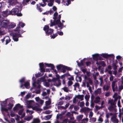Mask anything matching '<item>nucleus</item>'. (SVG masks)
Returning a JSON list of instances; mask_svg holds the SVG:
<instances>
[{"label": "nucleus", "mask_w": 123, "mask_h": 123, "mask_svg": "<svg viewBox=\"0 0 123 123\" xmlns=\"http://www.w3.org/2000/svg\"><path fill=\"white\" fill-rule=\"evenodd\" d=\"M32 84L34 88H31V90H32L34 88H36V87L37 89L36 90V92L37 94H39L40 92V88L41 86L39 84L42 82H43L46 81L45 78V76H44L43 77H42L41 78L38 79L37 82L35 81V78L33 77L32 78Z\"/></svg>", "instance_id": "1"}, {"label": "nucleus", "mask_w": 123, "mask_h": 123, "mask_svg": "<svg viewBox=\"0 0 123 123\" xmlns=\"http://www.w3.org/2000/svg\"><path fill=\"white\" fill-rule=\"evenodd\" d=\"M19 10L18 8H13L11 11L7 10L2 12V16L4 17L7 16L9 15H17L18 16H21L22 14L21 13H18Z\"/></svg>", "instance_id": "2"}, {"label": "nucleus", "mask_w": 123, "mask_h": 123, "mask_svg": "<svg viewBox=\"0 0 123 123\" xmlns=\"http://www.w3.org/2000/svg\"><path fill=\"white\" fill-rule=\"evenodd\" d=\"M9 99H6L1 103V108L2 111H7L8 109H11L13 105L9 102Z\"/></svg>", "instance_id": "3"}, {"label": "nucleus", "mask_w": 123, "mask_h": 123, "mask_svg": "<svg viewBox=\"0 0 123 123\" xmlns=\"http://www.w3.org/2000/svg\"><path fill=\"white\" fill-rule=\"evenodd\" d=\"M19 27H17L14 30L15 31H17L18 33L17 32H12L10 33V35L12 36V38L13 40L17 42L18 41V38L20 37H21V35L23 32L19 30Z\"/></svg>", "instance_id": "4"}, {"label": "nucleus", "mask_w": 123, "mask_h": 123, "mask_svg": "<svg viewBox=\"0 0 123 123\" xmlns=\"http://www.w3.org/2000/svg\"><path fill=\"white\" fill-rule=\"evenodd\" d=\"M61 15H59L58 18L57 20H55V22H52V20L51 21L50 23V26L52 27L55 25L56 24H58V26L55 27V28L57 30H58L61 29L62 28L63 24L61 23L60 19L61 18Z\"/></svg>", "instance_id": "5"}, {"label": "nucleus", "mask_w": 123, "mask_h": 123, "mask_svg": "<svg viewBox=\"0 0 123 123\" xmlns=\"http://www.w3.org/2000/svg\"><path fill=\"white\" fill-rule=\"evenodd\" d=\"M114 98V101L113 100L111 99L109 101V103L111 105L108 108V109L110 111H116V106L115 105L116 102L118 98L120 99L121 98V97L120 96H118V97H115Z\"/></svg>", "instance_id": "6"}, {"label": "nucleus", "mask_w": 123, "mask_h": 123, "mask_svg": "<svg viewBox=\"0 0 123 123\" xmlns=\"http://www.w3.org/2000/svg\"><path fill=\"white\" fill-rule=\"evenodd\" d=\"M3 18L0 14V25L1 27L8 29L9 21L8 20H3Z\"/></svg>", "instance_id": "7"}, {"label": "nucleus", "mask_w": 123, "mask_h": 123, "mask_svg": "<svg viewBox=\"0 0 123 123\" xmlns=\"http://www.w3.org/2000/svg\"><path fill=\"white\" fill-rule=\"evenodd\" d=\"M56 78H53L52 79L53 82L54 83V85L57 87L60 86L61 84V81L59 80L60 76L58 74L56 75Z\"/></svg>", "instance_id": "8"}, {"label": "nucleus", "mask_w": 123, "mask_h": 123, "mask_svg": "<svg viewBox=\"0 0 123 123\" xmlns=\"http://www.w3.org/2000/svg\"><path fill=\"white\" fill-rule=\"evenodd\" d=\"M43 30L48 35L51 34L53 31V30L49 28V26L48 25H45L44 27Z\"/></svg>", "instance_id": "9"}, {"label": "nucleus", "mask_w": 123, "mask_h": 123, "mask_svg": "<svg viewBox=\"0 0 123 123\" xmlns=\"http://www.w3.org/2000/svg\"><path fill=\"white\" fill-rule=\"evenodd\" d=\"M25 103L27 105L26 107L28 108H32L34 104V101L33 100H27Z\"/></svg>", "instance_id": "10"}, {"label": "nucleus", "mask_w": 123, "mask_h": 123, "mask_svg": "<svg viewBox=\"0 0 123 123\" xmlns=\"http://www.w3.org/2000/svg\"><path fill=\"white\" fill-rule=\"evenodd\" d=\"M92 56L94 61H97L98 59L100 60H102V59L101 57V55L98 53H96L93 54L92 55Z\"/></svg>", "instance_id": "11"}, {"label": "nucleus", "mask_w": 123, "mask_h": 123, "mask_svg": "<svg viewBox=\"0 0 123 123\" xmlns=\"http://www.w3.org/2000/svg\"><path fill=\"white\" fill-rule=\"evenodd\" d=\"M1 41L2 43H3L4 41L6 42L5 44L7 45L10 41V38L8 36H6L4 37V38L1 39Z\"/></svg>", "instance_id": "12"}, {"label": "nucleus", "mask_w": 123, "mask_h": 123, "mask_svg": "<svg viewBox=\"0 0 123 123\" xmlns=\"http://www.w3.org/2000/svg\"><path fill=\"white\" fill-rule=\"evenodd\" d=\"M117 82L116 81H113L112 82L111 84V87L113 91L115 92V91H117V86H115V83Z\"/></svg>", "instance_id": "13"}, {"label": "nucleus", "mask_w": 123, "mask_h": 123, "mask_svg": "<svg viewBox=\"0 0 123 123\" xmlns=\"http://www.w3.org/2000/svg\"><path fill=\"white\" fill-rule=\"evenodd\" d=\"M32 108L33 110L36 111H41L42 110L40 108L39 105L37 103L34 105H33Z\"/></svg>", "instance_id": "14"}, {"label": "nucleus", "mask_w": 123, "mask_h": 123, "mask_svg": "<svg viewBox=\"0 0 123 123\" xmlns=\"http://www.w3.org/2000/svg\"><path fill=\"white\" fill-rule=\"evenodd\" d=\"M23 107L22 105H21L19 104H17L13 108V110L16 111H17L18 110L20 109H21Z\"/></svg>", "instance_id": "15"}, {"label": "nucleus", "mask_w": 123, "mask_h": 123, "mask_svg": "<svg viewBox=\"0 0 123 123\" xmlns=\"http://www.w3.org/2000/svg\"><path fill=\"white\" fill-rule=\"evenodd\" d=\"M111 120L113 123H118L119 122L118 120L116 118V116L115 115L113 116L111 118Z\"/></svg>", "instance_id": "16"}, {"label": "nucleus", "mask_w": 123, "mask_h": 123, "mask_svg": "<svg viewBox=\"0 0 123 123\" xmlns=\"http://www.w3.org/2000/svg\"><path fill=\"white\" fill-rule=\"evenodd\" d=\"M36 101L38 103L42 105L44 103V101L40 99L39 97H37L35 98Z\"/></svg>", "instance_id": "17"}, {"label": "nucleus", "mask_w": 123, "mask_h": 123, "mask_svg": "<svg viewBox=\"0 0 123 123\" xmlns=\"http://www.w3.org/2000/svg\"><path fill=\"white\" fill-rule=\"evenodd\" d=\"M39 65L41 71L45 72V70L44 68L45 67L44 65L43 64V63H40L39 64Z\"/></svg>", "instance_id": "18"}, {"label": "nucleus", "mask_w": 123, "mask_h": 123, "mask_svg": "<svg viewBox=\"0 0 123 123\" xmlns=\"http://www.w3.org/2000/svg\"><path fill=\"white\" fill-rule=\"evenodd\" d=\"M54 2V0H49L47 5L49 7H51L53 5Z\"/></svg>", "instance_id": "19"}, {"label": "nucleus", "mask_w": 123, "mask_h": 123, "mask_svg": "<svg viewBox=\"0 0 123 123\" xmlns=\"http://www.w3.org/2000/svg\"><path fill=\"white\" fill-rule=\"evenodd\" d=\"M91 109L87 107H85L81 109V111L85 113H87Z\"/></svg>", "instance_id": "20"}, {"label": "nucleus", "mask_w": 123, "mask_h": 123, "mask_svg": "<svg viewBox=\"0 0 123 123\" xmlns=\"http://www.w3.org/2000/svg\"><path fill=\"white\" fill-rule=\"evenodd\" d=\"M84 96L83 95H78L75 96V97L78 99H80V100L82 101L84 99Z\"/></svg>", "instance_id": "21"}, {"label": "nucleus", "mask_w": 123, "mask_h": 123, "mask_svg": "<svg viewBox=\"0 0 123 123\" xmlns=\"http://www.w3.org/2000/svg\"><path fill=\"white\" fill-rule=\"evenodd\" d=\"M40 120L38 118H34L31 123H40Z\"/></svg>", "instance_id": "22"}, {"label": "nucleus", "mask_w": 123, "mask_h": 123, "mask_svg": "<svg viewBox=\"0 0 123 123\" xmlns=\"http://www.w3.org/2000/svg\"><path fill=\"white\" fill-rule=\"evenodd\" d=\"M96 63L97 65L98 66L99 68H100L101 67L99 64L103 66H104L105 65V63L104 61H100L99 62H97Z\"/></svg>", "instance_id": "23"}, {"label": "nucleus", "mask_w": 123, "mask_h": 123, "mask_svg": "<svg viewBox=\"0 0 123 123\" xmlns=\"http://www.w3.org/2000/svg\"><path fill=\"white\" fill-rule=\"evenodd\" d=\"M16 26L15 24L14 23H10L9 22V27L8 29L12 28H13L15 27Z\"/></svg>", "instance_id": "24"}, {"label": "nucleus", "mask_w": 123, "mask_h": 123, "mask_svg": "<svg viewBox=\"0 0 123 123\" xmlns=\"http://www.w3.org/2000/svg\"><path fill=\"white\" fill-rule=\"evenodd\" d=\"M110 88V85L106 84H105L103 87V89L104 90L107 91Z\"/></svg>", "instance_id": "25"}, {"label": "nucleus", "mask_w": 123, "mask_h": 123, "mask_svg": "<svg viewBox=\"0 0 123 123\" xmlns=\"http://www.w3.org/2000/svg\"><path fill=\"white\" fill-rule=\"evenodd\" d=\"M45 64L48 67H51L52 69H54V66L53 64L51 63L48 64L46 63H45Z\"/></svg>", "instance_id": "26"}, {"label": "nucleus", "mask_w": 123, "mask_h": 123, "mask_svg": "<svg viewBox=\"0 0 123 123\" xmlns=\"http://www.w3.org/2000/svg\"><path fill=\"white\" fill-rule=\"evenodd\" d=\"M58 15V13L57 12H55L54 14V17H53V18L54 20V22L55 21V20H57L58 19V18H57L56 17Z\"/></svg>", "instance_id": "27"}, {"label": "nucleus", "mask_w": 123, "mask_h": 123, "mask_svg": "<svg viewBox=\"0 0 123 123\" xmlns=\"http://www.w3.org/2000/svg\"><path fill=\"white\" fill-rule=\"evenodd\" d=\"M31 93H28L26 95L25 97V98L26 99H28L31 98Z\"/></svg>", "instance_id": "28"}, {"label": "nucleus", "mask_w": 123, "mask_h": 123, "mask_svg": "<svg viewBox=\"0 0 123 123\" xmlns=\"http://www.w3.org/2000/svg\"><path fill=\"white\" fill-rule=\"evenodd\" d=\"M33 117V116L31 115V116L26 117L24 119L27 121H29Z\"/></svg>", "instance_id": "29"}, {"label": "nucleus", "mask_w": 123, "mask_h": 123, "mask_svg": "<svg viewBox=\"0 0 123 123\" xmlns=\"http://www.w3.org/2000/svg\"><path fill=\"white\" fill-rule=\"evenodd\" d=\"M103 113L101 114H100V116L98 118V119L97 120L98 121L101 123H102L103 121V119L101 117V116H102V115H103Z\"/></svg>", "instance_id": "30"}, {"label": "nucleus", "mask_w": 123, "mask_h": 123, "mask_svg": "<svg viewBox=\"0 0 123 123\" xmlns=\"http://www.w3.org/2000/svg\"><path fill=\"white\" fill-rule=\"evenodd\" d=\"M101 98L99 97H97L95 98L94 102L95 103H98L100 101Z\"/></svg>", "instance_id": "31"}, {"label": "nucleus", "mask_w": 123, "mask_h": 123, "mask_svg": "<svg viewBox=\"0 0 123 123\" xmlns=\"http://www.w3.org/2000/svg\"><path fill=\"white\" fill-rule=\"evenodd\" d=\"M25 87L27 89H28L30 87V84L28 81L25 82L24 85Z\"/></svg>", "instance_id": "32"}, {"label": "nucleus", "mask_w": 123, "mask_h": 123, "mask_svg": "<svg viewBox=\"0 0 123 123\" xmlns=\"http://www.w3.org/2000/svg\"><path fill=\"white\" fill-rule=\"evenodd\" d=\"M83 117V115H80L76 117V119L78 121L80 120Z\"/></svg>", "instance_id": "33"}, {"label": "nucleus", "mask_w": 123, "mask_h": 123, "mask_svg": "<svg viewBox=\"0 0 123 123\" xmlns=\"http://www.w3.org/2000/svg\"><path fill=\"white\" fill-rule=\"evenodd\" d=\"M96 120V119L95 117H91L90 118L89 122L92 123L95 122Z\"/></svg>", "instance_id": "34"}, {"label": "nucleus", "mask_w": 123, "mask_h": 123, "mask_svg": "<svg viewBox=\"0 0 123 123\" xmlns=\"http://www.w3.org/2000/svg\"><path fill=\"white\" fill-rule=\"evenodd\" d=\"M69 104L68 103L66 105L65 107L61 106L58 107V108H62L63 109H66L69 106Z\"/></svg>", "instance_id": "35"}, {"label": "nucleus", "mask_w": 123, "mask_h": 123, "mask_svg": "<svg viewBox=\"0 0 123 123\" xmlns=\"http://www.w3.org/2000/svg\"><path fill=\"white\" fill-rule=\"evenodd\" d=\"M101 55V56H103V57L105 58H107L108 57V54L107 53H102L100 54Z\"/></svg>", "instance_id": "36"}, {"label": "nucleus", "mask_w": 123, "mask_h": 123, "mask_svg": "<svg viewBox=\"0 0 123 123\" xmlns=\"http://www.w3.org/2000/svg\"><path fill=\"white\" fill-rule=\"evenodd\" d=\"M26 112L27 114H31L34 112L32 110H30L28 109H27L26 110Z\"/></svg>", "instance_id": "37"}, {"label": "nucleus", "mask_w": 123, "mask_h": 123, "mask_svg": "<svg viewBox=\"0 0 123 123\" xmlns=\"http://www.w3.org/2000/svg\"><path fill=\"white\" fill-rule=\"evenodd\" d=\"M118 87V91L119 92H120L123 89V85L121 84Z\"/></svg>", "instance_id": "38"}, {"label": "nucleus", "mask_w": 123, "mask_h": 123, "mask_svg": "<svg viewBox=\"0 0 123 123\" xmlns=\"http://www.w3.org/2000/svg\"><path fill=\"white\" fill-rule=\"evenodd\" d=\"M51 103V100L50 98H49V100L45 102V105L46 106H48L50 105Z\"/></svg>", "instance_id": "39"}, {"label": "nucleus", "mask_w": 123, "mask_h": 123, "mask_svg": "<svg viewBox=\"0 0 123 123\" xmlns=\"http://www.w3.org/2000/svg\"><path fill=\"white\" fill-rule=\"evenodd\" d=\"M62 114H58L56 116V118L57 119H58L59 118H60V119H61L62 118Z\"/></svg>", "instance_id": "40"}, {"label": "nucleus", "mask_w": 123, "mask_h": 123, "mask_svg": "<svg viewBox=\"0 0 123 123\" xmlns=\"http://www.w3.org/2000/svg\"><path fill=\"white\" fill-rule=\"evenodd\" d=\"M101 92V88H99L97 89L96 91V94H100Z\"/></svg>", "instance_id": "41"}, {"label": "nucleus", "mask_w": 123, "mask_h": 123, "mask_svg": "<svg viewBox=\"0 0 123 123\" xmlns=\"http://www.w3.org/2000/svg\"><path fill=\"white\" fill-rule=\"evenodd\" d=\"M62 66L63 67V68H62L61 69L62 70V72L63 73H64L66 71L67 66L63 65H62Z\"/></svg>", "instance_id": "42"}, {"label": "nucleus", "mask_w": 123, "mask_h": 123, "mask_svg": "<svg viewBox=\"0 0 123 123\" xmlns=\"http://www.w3.org/2000/svg\"><path fill=\"white\" fill-rule=\"evenodd\" d=\"M51 115H48L45 117L44 119L45 120H48L51 118Z\"/></svg>", "instance_id": "43"}, {"label": "nucleus", "mask_w": 123, "mask_h": 123, "mask_svg": "<svg viewBox=\"0 0 123 123\" xmlns=\"http://www.w3.org/2000/svg\"><path fill=\"white\" fill-rule=\"evenodd\" d=\"M30 0H23V4L25 5L26 4V3H28L29 2Z\"/></svg>", "instance_id": "44"}, {"label": "nucleus", "mask_w": 123, "mask_h": 123, "mask_svg": "<svg viewBox=\"0 0 123 123\" xmlns=\"http://www.w3.org/2000/svg\"><path fill=\"white\" fill-rule=\"evenodd\" d=\"M62 65H59L56 66V68L58 70H59L61 69L62 68H63Z\"/></svg>", "instance_id": "45"}, {"label": "nucleus", "mask_w": 123, "mask_h": 123, "mask_svg": "<svg viewBox=\"0 0 123 123\" xmlns=\"http://www.w3.org/2000/svg\"><path fill=\"white\" fill-rule=\"evenodd\" d=\"M89 97L90 96L89 95H86L85 96V98L86 101H88Z\"/></svg>", "instance_id": "46"}, {"label": "nucleus", "mask_w": 123, "mask_h": 123, "mask_svg": "<svg viewBox=\"0 0 123 123\" xmlns=\"http://www.w3.org/2000/svg\"><path fill=\"white\" fill-rule=\"evenodd\" d=\"M108 71L109 74L111 75L112 74V71L111 70H108L107 68H106L105 70V72H106Z\"/></svg>", "instance_id": "47"}, {"label": "nucleus", "mask_w": 123, "mask_h": 123, "mask_svg": "<svg viewBox=\"0 0 123 123\" xmlns=\"http://www.w3.org/2000/svg\"><path fill=\"white\" fill-rule=\"evenodd\" d=\"M66 115L68 117H70L73 116V114L70 112H68L67 113Z\"/></svg>", "instance_id": "48"}, {"label": "nucleus", "mask_w": 123, "mask_h": 123, "mask_svg": "<svg viewBox=\"0 0 123 123\" xmlns=\"http://www.w3.org/2000/svg\"><path fill=\"white\" fill-rule=\"evenodd\" d=\"M93 115V113L92 111H91L90 112L89 114V117L90 118L92 117Z\"/></svg>", "instance_id": "49"}, {"label": "nucleus", "mask_w": 123, "mask_h": 123, "mask_svg": "<svg viewBox=\"0 0 123 123\" xmlns=\"http://www.w3.org/2000/svg\"><path fill=\"white\" fill-rule=\"evenodd\" d=\"M77 63L78 65L79 66H80L83 65V61H81L80 63L78 62V61H77Z\"/></svg>", "instance_id": "50"}, {"label": "nucleus", "mask_w": 123, "mask_h": 123, "mask_svg": "<svg viewBox=\"0 0 123 123\" xmlns=\"http://www.w3.org/2000/svg\"><path fill=\"white\" fill-rule=\"evenodd\" d=\"M105 106V101H102L101 103V106L102 108L104 107Z\"/></svg>", "instance_id": "51"}, {"label": "nucleus", "mask_w": 123, "mask_h": 123, "mask_svg": "<svg viewBox=\"0 0 123 123\" xmlns=\"http://www.w3.org/2000/svg\"><path fill=\"white\" fill-rule=\"evenodd\" d=\"M2 28H0V35H3L4 34L3 32L4 30L2 29Z\"/></svg>", "instance_id": "52"}, {"label": "nucleus", "mask_w": 123, "mask_h": 123, "mask_svg": "<svg viewBox=\"0 0 123 123\" xmlns=\"http://www.w3.org/2000/svg\"><path fill=\"white\" fill-rule=\"evenodd\" d=\"M44 85L46 87H49V84L48 82H44Z\"/></svg>", "instance_id": "53"}, {"label": "nucleus", "mask_w": 123, "mask_h": 123, "mask_svg": "<svg viewBox=\"0 0 123 123\" xmlns=\"http://www.w3.org/2000/svg\"><path fill=\"white\" fill-rule=\"evenodd\" d=\"M27 92L26 91H23V92H21L20 95L23 96Z\"/></svg>", "instance_id": "54"}, {"label": "nucleus", "mask_w": 123, "mask_h": 123, "mask_svg": "<svg viewBox=\"0 0 123 123\" xmlns=\"http://www.w3.org/2000/svg\"><path fill=\"white\" fill-rule=\"evenodd\" d=\"M96 109L97 110H98L100 109H101L102 108V107H101V106H99L97 105H96L95 106Z\"/></svg>", "instance_id": "55"}, {"label": "nucleus", "mask_w": 123, "mask_h": 123, "mask_svg": "<svg viewBox=\"0 0 123 123\" xmlns=\"http://www.w3.org/2000/svg\"><path fill=\"white\" fill-rule=\"evenodd\" d=\"M62 89H63L64 91L66 92H68V88L67 87H64L62 88Z\"/></svg>", "instance_id": "56"}, {"label": "nucleus", "mask_w": 123, "mask_h": 123, "mask_svg": "<svg viewBox=\"0 0 123 123\" xmlns=\"http://www.w3.org/2000/svg\"><path fill=\"white\" fill-rule=\"evenodd\" d=\"M73 83L72 82L71 80H69L68 81V86H71L72 84Z\"/></svg>", "instance_id": "57"}, {"label": "nucleus", "mask_w": 123, "mask_h": 123, "mask_svg": "<svg viewBox=\"0 0 123 123\" xmlns=\"http://www.w3.org/2000/svg\"><path fill=\"white\" fill-rule=\"evenodd\" d=\"M84 104L85 103L83 101H82L80 103V106L81 107H82L84 106Z\"/></svg>", "instance_id": "58"}, {"label": "nucleus", "mask_w": 123, "mask_h": 123, "mask_svg": "<svg viewBox=\"0 0 123 123\" xmlns=\"http://www.w3.org/2000/svg\"><path fill=\"white\" fill-rule=\"evenodd\" d=\"M108 57H111L112 58H114L115 57L113 54H108Z\"/></svg>", "instance_id": "59"}, {"label": "nucleus", "mask_w": 123, "mask_h": 123, "mask_svg": "<svg viewBox=\"0 0 123 123\" xmlns=\"http://www.w3.org/2000/svg\"><path fill=\"white\" fill-rule=\"evenodd\" d=\"M58 35V34L57 33L54 34L53 35H51V38H54L56 37Z\"/></svg>", "instance_id": "60"}, {"label": "nucleus", "mask_w": 123, "mask_h": 123, "mask_svg": "<svg viewBox=\"0 0 123 123\" xmlns=\"http://www.w3.org/2000/svg\"><path fill=\"white\" fill-rule=\"evenodd\" d=\"M25 80V78H23L19 80L20 82L21 83L24 82Z\"/></svg>", "instance_id": "61"}, {"label": "nucleus", "mask_w": 123, "mask_h": 123, "mask_svg": "<svg viewBox=\"0 0 123 123\" xmlns=\"http://www.w3.org/2000/svg\"><path fill=\"white\" fill-rule=\"evenodd\" d=\"M43 113L46 114H49L50 113V111L49 110H47L45 111V112H43Z\"/></svg>", "instance_id": "62"}, {"label": "nucleus", "mask_w": 123, "mask_h": 123, "mask_svg": "<svg viewBox=\"0 0 123 123\" xmlns=\"http://www.w3.org/2000/svg\"><path fill=\"white\" fill-rule=\"evenodd\" d=\"M19 25H21L22 27H23L25 25L24 23H22L21 22H20L19 23Z\"/></svg>", "instance_id": "63"}, {"label": "nucleus", "mask_w": 123, "mask_h": 123, "mask_svg": "<svg viewBox=\"0 0 123 123\" xmlns=\"http://www.w3.org/2000/svg\"><path fill=\"white\" fill-rule=\"evenodd\" d=\"M10 115L12 117H13L15 116V114L14 112H11L10 113Z\"/></svg>", "instance_id": "64"}]
</instances>
